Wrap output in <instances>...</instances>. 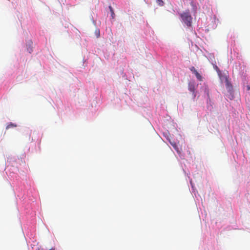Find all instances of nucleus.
Returning a JSON list of instances; mask_svg holds the SVG:
<instances>
[{
  "instance_id": "f257e3e1",
  "label": "nucleus",
  "mask_w": 250,
  "mask_h": 250,
  "mask_svg": "<svg viewBox=\"0 0 250 250\" xmlns=\"http://www.w3.org/2000/svg\"><path fill=\"white\" fill-rule=\"evenodd\" d=\"M182 21L188 26H190L191 25L192 18L190 15L189 10L183 12L180 14Z\"/></svg>"
},
{
  "instance_id": "f03ea898",
  "label": "nucleus",
  "mask_w": 250,
  "mask_h": 250,
  "mask_svg": "<svg viewBox=\"0 0 250 250\" xmlns=\"http://www.w3.org/2000/svg\"><path fill=\"white\" fill-rule=\"evenodd\" d=\"M190 71L195 74L196 78L200 81H203L202 76L197 72L194 67L192 66L190 68Z\"/></svg>"
},
{
  "instance_id": "7ed1b4c3",
  "label": "nucleus",
  "mask_w": 250,
  "mask_h": 250,
  "mask_svg": "<svg viewBox=\"0 0 250 250\" xmlns=\"http://www.w3.org/2000/svg\"><path fill=\"white\" fill-rule=\"evenodd\" d=\"M188 89L193 93L194 97H195L196 96V94H195V88L194 84L193 83H188Z\"/></svg>"
},
{
  "instance_id": "20e7f679",
  "label": "nucleus",
  "mask_w": 250,
  "mask_h": 250,
  "mask_svg": "<svg viewBox=\"0 0 250 250\" xmlns=\"http://www.w3.org/2000/svg\"><path fill=\"white\" fill-rule=\"evenodd\" d=\"M170 144L172 145V146L173 147V148L175 149V150L177 151L178 153H181V151L180 150L179 148H178V146H177L175 142H170Z\"/></svg>"
},
{
  "instance_id": "39448f33",
  "label": "nucleus",
  "mask_w": 250,
  "mask_h": 250,
  "mask_svg": "<svg viewBox=\"0 0 250 250\" xmlns=\"http://www.w3.org/2000/svg\"><path fill=\"white\" fill-rule=\"evenodd\" d=\"M16 126H17V125H14V124L10 123L9 124H8L7 125L6 128V129H8L10 128L14 127H16Z\"/></svg>"
},
{
  "instance_id": "423d86ee",
  "label": "nucleus",
  "mask_w": 250,
  "mask_h": 250,
  "mask_svg": "<svg viewBox=\"0 0 250 250\" xmlns=\"http://www.w3.org/2000/svg\"><path fill=\"white\" fill-rule=\"evenodd\" d=\"M109 8L110 11L111 12L112 17V18H114V11H113V9L112 7L111 6H109Z\"/></svg>"
},
{
  "instance_id": "0eeeda50",
  "label": "nucleus",
  "mask_w": 250,
  "mask_h": 250,
  "mask_svg": "<svg viewBox=\"0 0 250 250\" xmlns=\"http://www.w3.org/2000/svg\"><path fill=\"white\" fill-rule=\"evenodd\" d=\"M157 1L160 6H163L164 3L162 0H157Z\"/></svg>"
},
{
  "instance_id": "6e6552de",
  "label": "nucleus",
  "mask_w": 250,
  "mask_h": 250,
  "mask_svg": "<svg viewBox=\"0 0 250 250\" xmlns=\"http://www.w3.org/2000/svg\"><path fill=\"white\" fill-rule=\"evenodd\" d=\"M95 33L96 34L97 37L98 38L100 36V30H96Z\"/></svg>"
},
{
  "instance_id": "1a4fd4ad",
  "label": "nucleus",
  "mask_w": 250,
  "mask_h": 250,
  "mask_svg": "<svg viewBox=\"0 0 250 250\" xmlns=\"http://www.w3.org/2000/svg\"><path fill=\"white\" fill-rule=\"evenodd\" d=\"M247 90H250V85H248L247 86Z\"/></svg>"
},
{
  "instance_id": "9d476101",
  "label": "nucleus",
  "mask_w": 250,
  "mask_h": 250,
  "mask_svg": "<svg viewBox=\"0 0 250 250\" xmlns=\"http://www.w3.org/2000/svg\"><path fill=\"white\" fill-rule=\"evenodd\" d=\"M227 85H230L229 83V81L228 80H227Z\"/></svg>"
},
{
  "instance_id": "9b49d317",
  "label": "nucleus",
  "mask_w": 250,
  "mask_h": 250,
  "mask_svg": "<svg viewBox=\"0 0 250 250\" xmlns=\"http://www.w3.org/2000/svg\"><path fill=\"white\" fill-rule=\"evenodd\" d=\"M36 250H40V248H38V249H37Z\"/></svg>"
}]
</instances>
